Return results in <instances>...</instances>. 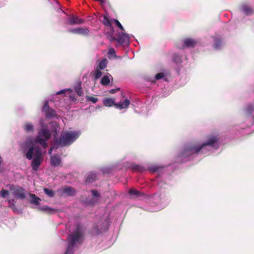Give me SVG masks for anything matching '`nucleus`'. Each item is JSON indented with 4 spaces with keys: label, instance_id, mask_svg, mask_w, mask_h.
Wrapping results in <instances>:
<instances>
[{
    "label": "nucleus",
    "instance_id": "obj_41",
    "mask_svg": "<svg viewBox=\"0 0 254 254\" xmlns=\"http://www.w3.org/2000/svg\"><path fill=\"white\" fill-rule=\"evenodd\" d=\"M8 202L10 205H12L13 204H14L15 200L14 199H9L8 200Z\"/></svg>",
    "mask_w": 254,
    "mask_h": 254
},
{
    "label": "nucleus",
    "instance_id": "obj_34",
    "mask_svg": "<svg viewBox=\"0 0 254 254\" xmlns=\"http://www.w3.org/2000/svg\"><path fill=\"white\" fill-rule=\"evenodd\" d=\"M221 44V40L220 39H216L214 41V47L215 49H218Z\"/></svg>",
    "mask_w": 254,
    "mask_h": 254
},
{
    "label": "nucleus",
    "instance_id": "obj_16",
    "mask_svg": "<svg viewBox=\"0 0 254 254\" xmlns=\"http://www.w3.org/2000/svg\"><path fill=\"white\" fill-rule=\"evenodd\" d=\"M61 159L59 155H54L51 157V165L52 166H58L61 164Z\"/></svg>",
    "mask_w": 254,
    "mask_h": 254
},
{
    "label": "nucleus",
    "instance_id": "obj_32",
    "mask_svg": "<svg viewBox=\"0 0 254 254\" xmlns=\"http://www.w3.org/2000/svg\"><path fill=\"white\" fill-rule=\"evenodd\" d=\"M9 194V191L7 190L2 189L0 191V197L2 198H6Z\"/></svg>",
    "mask_w": 254,
    "mask_h": 254
},
{
    "label": "nucleus",
    "instance_id": "obj_5",
    "mask_svg": "<svg viewBox=\"0 0 254 254\" xmlns=\"http://www.w3.org/2000/svg\"><path fill=\"white\" fill-rule=\"evenodd\" d=\"M108 222L107 220H100L95 224L92 228V233L98 235L102 232H106L108 229Z\"/></svg>",
    "mask_w": 254,
    "mask_h": 254
},
{
    "label": "nucleus",
    "instance_id": "obj_45",
    "mask_svg": "<svg viewBox=\"0 0 254 254\" xmlns=\"http://www.w3.org/2000/svg\"><path fill=\"white\" fill-rule=\"evenodd\" d=\"M53 149V147H51V148L49 150V154H51L52 153Z\"/></svg>",
    "mask_w": 254,
    "mask_h": 254
},
{
    "label": "nucleus",
    "instance_id": "obj_1",
    "mask_svg": "<svg viewBox=\"0 0 254 254\" xmlns=\"http://www.w3.org/2000/svg\"><path fill=\"white\" fill-rule=\"evenodd\" d=\"M79 136V134L76 131H65L61 133L59 138H55L54 142L55 145L64 147L70 145Z\"/></svg>",
    "mask_w": 254,
    "mask_h": 254
},
{
    "label": "nucleus",
    "instance_id": "obj_11",
    "mask_svg": "<svg viewBox=\"0 0 254 254\" xmlns=\"http://www.w3.org/2000/svg\"><path fill=\"white\" fill-rule=\"evenodd\" d=\"M129 37L128 35L125 33L123 32L118 38H114V39L118 42L120 45H123L125 43L126 41L128 40Z\"/></svg>",
    "mask_w": 254,
    "mask_h": 254
},
{
    "label": "nucleus",
    "instance_id": "obj_7",
    "mask_svg": "<svg viewBox=\"0 0 254 254\" xmlns=\"http://www.w3.org/2000/svg\"><path fill=\"white\" fill-rule=\"evenodd\" d=\"M10 190L11 191L12 195L16 198L23 199L25 198V190L23 188L19 186L11 185Z\"/></svg>",
    "mask_w": 254,
    "mask_h": 254
},
{
    "label": "nucleus",
    "instance_id": "obj_42",
    "mask_svg": "<svg viewBox=\"0 0 254 254\" xmlns=\"http://www.w3.org/2000/svg\"><path fill=\"white\" fill-rule=\"evenodd\" d=\"M66 90L65 89H64V90H62L60 91H58L56 93V94L57 95H60V94H63L64 93H65V92L66 91Z\"/></svg>",
    "mask_w": 254,
    "mask_h": 254
},
{
    "label": "nucleus",
    "instance_id": "obj_23",
    "mask_svg": "<svg viewBox=\"0 0 254 254\" xmlns=\"http://www.w3.org/2000/svg\"><path fill=\"white\" fill-rule=\"evenodd\" d=\"M74 90L75 92L79 96H81L83 95V91L81 88V82L78 83L77 85L74 87Z\"/></svg>",
    "mask_w": 254,
    "mask_h": 254
},
{
    "label": "nucleus",
    "instance_id": "obj_24",
    "mask_svg": "<svg viewBox=\"0 0 254 254\" xmlns=\"http://www.w3.org/2000/svg\"><path fill=\"white\" fill-rule=\"evenodd\" d=\"M107 63L108 60L106 59H104L100 62L97 68L99 69L103 70L106 67Z\"/></svg>",
    "mask_w": 254,
    "mask_h": 254
},
{
    "label": "nucleus",
    "instance_id": "obj_38",
    "mask_svg": "<svg viewBox=\"0 0 254 254\" xmlns=\"http://www.w3.org/2000/svg\"><path fill=\"white\" fill-rule=\"evenodd\" d=\"M120 90V88H117L116 89H112L109 91V93L111 94H114L118 92V91Z\"/></svg>",
    "mask_w": 254,
    "mask_h": 254
},
{
    "label": "nucleus",
    "instance_id": "obj_46",
    "mask_svg": "<svg viewBox=\"0 0 254 254\" xmlns=\"http://www.w3.org/2000/svg\"><path fill=\"white\" fill-rule=\"evenodd\" d=\"M61 11L63 13H65V12H64V10H62L61 9H58V12H60V11Z\"/></svg>",
    "mask_w": 254,
    "mask_h": 254
},
{
    "label": "nucleus",
    "instance_id": "obj_21",
    "mask_svg": "<svg viewBox=\"0 0 254 254\" xmlns=\"http://www.w3.org/2000/svg\"><path fill=\"white\" fill-rule=\"evenodd\" d=\"M91 192L94 197H97L92 198L91 200V201L89 202L90 204L94 205L95 204V202H97V200H98V198L100 196V194L96 190H92Z\"/></svg>",
    "mask_w": 254,
    "mask_h": 254
},
{
    "label": "nucleus",
    "instance_id": "obj_10",
    "mask_svg": "<svg viewBox=\"0 0 254 254\" xmlns=\"http://www.w3.org/2000/svg\"><path fill=\"white\" fill-rule=\"evenodd\" d=\"M197 42L192 38H186L184 41V44L182 46L183 48H193L195 46Z\"/></svg>",
    "mask_w": 254,
    "mask_h": 254
},
{
    "label": "nucleus",
    "instance_id": "obj_18",
    "mask_svg": "<svg viewBox=\"0 0 254 254\" xmlns=\"http://www.w3.org/2000/svg\"><path fill=\"white\" fill-rule=\"evenodd\" d=\"M130 168L133 171L138 173H142L146 170L145 168L142 165L134 163L131 164Z\"/></svg>",
    "mask_w": 254,
    "mask_h": 254
},
{
    "label": "nucleus",
    "instance_id": "obj_31",
    "mask_svg": "<svg viewBox=\"0 0 254 254\" xmlns=\"http://www.w3.org/2000/svg\"><path fill=\"white\" fill-rule=\"evenodd\" d=\"M25 130L27 132L33 130V126L30 123H26L24 127Z\"/></svg>",
    "mask_w": 254,
    "mask_h": 254
},
{
    "label": "nucleus",
    "instance_id": "obj_9",
    "mask_svg": "<svg viewBox=\"0 0 254 254\" xmlns=\"http://www.w3.org/2000/svg\"><path fill=\"white\" fill-rule=\"evenodd\" d=\"M219 140V137L218 135L211 136L208 139L207 142L203 143L200 146V147H202V149H203L206 146L213 147L214 144L217 143Z\"/></svg>",
    "mask_w": 254,
    "mask_h": 254
},
{
    "label": "nucleus",
    "instance_id": "obj_15",
    "mask_svg": "<svg viewBox=\"0 0 254 254\" xmlns=\"http://www.w3.org/2000/svg\"><path fill=\"white\" fill-rule=\"evenodd\" d=\"M97 179V175L95 173L89 172L86 175L85 179V183L90 184L96 181Z\"/></svg>",
    "mask_w": 254,
    "mask_h": 254
},
{
    "label": "nucleus",
    "instance_id": "obj_33",
    "mask_svg": "<svg viewBox=\"0 0 254 254\" xmlns=\"http://www.w3.org/2000/svg\"><path fill=\"white\" fill-rule=\"evenodd\" d=\"M103 23L106 26H111V22L109 18L106 16H104L103 18Z\"/></svg>",
    "mask_w": 254,
    "mask_h": 254
},
{
    "label": "nucleus",
    "instance_id": "obj_6",
    "mask_svg": "<svg viewBox=\"0 0 254 254\" xmlns=\"http://www.w3.org/2000/svg\"><path fill=\"white\" fill-rule=\"evenodd\" d=\"M201 150L202 147L196 145H190L186 147L182 153V156L188 157L194 154H197Z\"/></svg>",
    "mask_w": 254,
    "mask_h": 254
},
{
    "label": "nucleus",
    "instance_id": "obj_43",
    "mask_svg": "<svg viewBox=\"0 0 254 254\" xmlns=\"http://www.w3.org/2000/svg\"><path fill=\"white\" fill-rule=\"evenodd\" d=\"M150 170H151V171H152L153 172H156L158 170V168H157L156 167H152V168H150Z\"/></svg>",
    "mask_w": 254,
    "mask_h": 254
},
{
    "label": "nucleus",
    "instance_id": "obj_29",
    "mask_svg": "<svg viewBox=\"0 0 254 254\" xmlns=\"http://www.w3.org/2000/svg\"><path fill=\"white\" fill-rule=\"evenodd\" d=\"M92 73L94 76L95 80H97L98 78H99L101 76L102 74V72L101 71V69H99L97 68L96 70L94 72H93Z\"/></svg>",
    "mask_w": 254,
    "mask_h": 254
},
{
    "label": "nucleus",
    "instance_id": "obj_3",
    "mask_svg": "<svg viewBox=\"0 0 254 254\" xmlns=\"http://www.w3.org/2000/svg\"><path fill=\"white\" fill-rule=\"evenodd\" d=\"M83 235L79 229V226L77 227L76 230L68 237V246L64 254H71L74 247L76 245H80L82 242Z\"/></svg>",
    "mask_w": 254,
    "mask_h": 254
},
{
    "label": "nucleus",
    "instance_id": "obj_40",
    "mask_svg": "<svg viewBox=\"0 0 254 254\" xmlns=\"http://www.w3.org/2000/svg\"><path fill=\"white\" fill-rule=\"evenodd\" d=\"M59 128V126L57 124V123H55V127H54V129L53 130V131H54L56 133V134H57V129Z\"/></svg>",
    "mask_w": 254,
    "mask_h": 254
},
{
    "label": "nucleus",
    "instance_id": "obj_8",
    "mask_svg": "<svg viewBox=\"0 0 254 254\" xmlns=\"http://www.w3.org/2000/svg\"><path fill=\"white\" fill-rule=\"evenodd\" d=\"M43 111L45 113V116L47 118H51L56 115L55 111L50 108L48 101L45 102L43 107Z\"/></svg>",
    "mask_w": 254,
    "mask_h": 254
},
{
    "label": "nucleus",
    "instance_id": "obj_37",
    "mask_svg": "<svg viewBox=\"0 0 254 254\" xmlns=\"http://www.w3.org/2000/svg\"><path fill=\"white\" fill-rule=\"evenodd\" d=\"M9 207L13 210V211L14 212L18 213L19 212L18 209L16 208V206L15 205V204H13L12 205H10Z\"/></svg>",
    "mask_w": 254,
    "mask_h": 254
},
{
    "label": "nucleus",
    "instance_id": "obj_14",
    "mask_svg": "<svg viewBox=\"0 0 254 254\" xmlns=\"http://www.w3.org/2000/svg\"><path fill=\"white\" fill-rule=\"evenodd\" d=\"M70 32L79 35H86L88 34L89 31L87 28H77L70 30Z\"/></svg>",
    "mask_w": 254,
    "mask_h": 254
},
{
    "label": "nucleus",
    "instance_id": "obj_19",
    "mask_svg": "<svg viewBox=\"0 0 254 254\" xmlns=\"http://www.w3.org/2000/svg\"><path fill=\"white\" fill-rule=\"evenodd\" d=\"M130 102L128 99H126L123 103H117L114 104V106L118 109L122 110L123 109L127 108L128 106L130 104Z\"/></svg>",
    "mask_w": 254,
    "mask_h": 254
},
{
    "label": "nucleus",
    "instance_id": "obj_28",
    "mask_svg": "<svg viewBox=\"0 0 254 254\" xmlns=\"http://www.w3.org/2000/svg\"><path fill=\"white\" fill-rule=\"evenodd\" d=\"M173 61L176 64L181 63L182 62V57L177 54H174L173 55Z\"/></svg>",
    "mask_w": 254,
    "mask_h": 254
},
{
    "label": "nucleus",
    "instance_id": "obj_22",
    "mask_svg": "<svg viewBox=\"0 0 254 254\" xmlns=\"http://www.w3.org/2000/svg\"><path fill=\"white\" fill-rule=\"evenodd\" d=\"M30 197L31 198L30 201V203L36 205H38L39 204V201L41 200V199L37 196L34 194H30Z\"/></svg>",
    "mask_w": 254,
    "mask_h": 254
},
{
    "label": "nucleus",
    "instance_id": "obj_13",
    "mask_svg": "<svg viewBox=\"0 0 254 254\" xmlns=\"http://www.w3.org/2000/svg\"><path fill=\"white\" fill-rule=\"evenodd\" d=\"M84 22V20L83 19L73 15L70 17L68 21L69 24L71 25L81 24Z\"/></svg>",
    "mask_w": 254,
    "mask_h": 254
},
{
    "label": "nucleus",
    "instance_id": "obj_26",
    "mask_svg": "<svg viewBox=\"0 0 254 254\" xmlns=\"http://www.w3.org/2000/svg\"><path fill=\"white\" fill-rule=\"evenodd\" d=\"M43 190L44 193L50 197H53L55 195V192L53 190L44 188Z\"/></svg>",
    "mask_w": 254,
    "mask_h": 254
},
{
    "label": "nucleus",
    "instance_id": "obj_25",
    "mask_svg": "<svg viewBox=\"0 0 254 254\" xmlns=\"http://www.w3.org/2000/svg\"><path fill=\"white\" fill-rule=\"evenodd\" d=\"M115 104V100L111 98H106L103 101V104L105 106L111 107L112 105L114 106Z\"/></svg>",
    "mask_w": 254,
    "mask_h": 254
},
{
    "label": "nucleus",
    "instance_id": "obj_4",
    "mask_svg": "<svg viewBox=\"0 0 254 254\" xmlns=\"http://www.w3.org/2000/svg\"><path fill=\"white\" fill-rule=\"evenodd\" d=\"M50 131L46 128H42L39 130L38 135L36 138V142L45 148L47 146L46 140L51 138Z\"/></svg>",
    "mask_w": 254,
    "mask_h": 254
},
{
    "label": "nucleus",
    "instance_id": "obj_47",
    "mask_svg": "<svg viewBox=\"0 0 254 254\" xmlns=\"http://www.w3.org/2000/svg\"><path fill=\"white\" fill-rule=\"evenodd\" d=\"M114 37H112V38H111V41H115V40L114 39Z\"/></svg>",
    "mask_w": 254,
    "mask_h": 254
},
{
    "label": "nucleus",
    "instance_id": "obj_20",
    "mask_svg": "<svg viewBox=\"0 0 254 254\" xmlns=\"http://www.w3.org/2000/svg\"><path fill=\"white\" fill-rule=\"evenodd\" d=\"M110 77L113 79L111 74L104 75L101 80V84L103 86H107L110 83Z\"/></svg>",
    "mask_w": 254,
    "mask_h": 254
},
{
    "label": "nucleus",
    "instance_id": "obj_30",
    "mask_svg": "<svg viewBox=\"0 0 254 254\" xmlns=\"http://www.w3.org/2000/svg\"><path fill=\"white\" fill-rule=\"evenodd\" d=\"M86 100L87 101L91 102L93 103H96L98 101V99L97 97H96L95 96H86Z\"/></svg>",
    "mask_w": 254,
    "mask_h": 254
},
{
    "label": "nucleus",
    "instance_id": "obj_12",
    "mask_svg": "<svg viewBox=\"0 0 254 254\" xmlns=\"http://www.w3.org/2000/svg\"><path fill=\"white\" fill-rule=\"evenodd\" d=\"M38 209L39 210L44 212L48 214H53L57 212V209L46 205L39 207Z\"/></svg>",
    "mask_w": 254,
    "mask_h": 254
},
{
    "label": "nucleus",
    "instance_id": "obj_35",
    "mask_svg": "<svg viewBox=\"0 0 254 254\" xmlns=\"http://www.w3.org/2000/svg\"><path fill=\"white\" fill-rule=\"evenodd\" d=\"M113 21H114V22L115 23V24H116V25L122 31H125V29L123 27V26L122 25V24H121V23L117 20V19H113Z\"/></svg>",
    "mask_w": 254,
    "mask_h": 254
},
{
    "label": "nucleus",
    "instance_id": "obj_39",
    "mask_svg": "<svg viewBox=\"0 0 254 254\" xmlns=\"http://www.w3.org/2000/svg\"><path fill=\"white\" fill-rule=\"evenodd\" d=\"M243 9L246 12V13L248 14H250L252 11L251 9L249 7L247 6L244 7Z\"/></svg>",
    "mask_w": 254,
    "mask_h": 254
},
{
    "label": "nucleus",
    "instance_id": "obj_44",
    "mask_svg": "<svg viewBox=\"0 0 254 254\" xmlns=\"http://www.w3.org/2000/svg\"><path fill=\"white\" fill-rule=\"evenodd\" d=\"M109 53L111 54H113L115 53V51L113 48H111L109 49Z\"/></svg>",
    "mask_w": 254,
    "mask_h": 254
},
{
    "label": "nucleus",
    "instance_id": "obj_27",
    "mask_svg": "<svg viewBox=\"0 0 254 254\" xmlns=\"http://www.w3.org/2000/svg\"><path fill=\"white\" fill-rule=\"evenodd\" d=\"M128 193L130 195H135L136 196H142L143 195V193L141 192L140 191L137 190H134V189H130L129 190V191H128Z\"/></svg>",
    "mask_w": 254,
    "mask_h": 254
},
{
    "label": "nucleus",
    "instance_id": "obj_17",
    "mask_svg": "<svg viewBox=\"0 0 254 254\" xmlns=\"http://www.w3.org/2000/svg\"><path fill=\"white\" fill-rule=\"evenodd\" d=\"M61 190L62 191V192L66 194L68 196L74 195L75 194V190L71 187H66L61 189Z\"/></svg>",
    "mask_w": 254,
    "mask_h": 254
},
{
    "label": "nucleus",
    "instance_id": "obj_36",
    "mask_svg": "<svg viewBox=\"0 0 254 254\" xmlns=\"http://www.w3.org/2000/svg\"><path fill=\"white\" fill-rule=\"evenodd\" d=\"M164 76V74L162 72H160L156 74L155 78L157 80L162 79Z\"/></svg>",
    "mask_w": 254,
    "mask_h": 254
},
{
    "label": "nucleus",
    "instance_id": "obj_2",
    "mask_svg": "<svg viewBox=\"0 0 254 254\" xmlns=\"http://www.w3.org/2000/svg\"><path fill=\"white\" fill-rule=\"evenodd\" d=\"M34 155V159L31 162V167L34 171H37L41 163L42 160V152L39 147L33 146L30 147L25 156L27 159L31 160Z\"/></svg>",
    "mask_w": 254,
    "mask_h": 254
}]
</instances>
